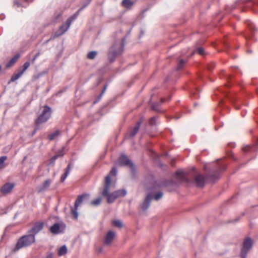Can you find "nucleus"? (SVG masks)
Masks as SVG:
<instances>
[{"instance_id":"f257e3e1","label":"nucleus","mask_w":258,"mask_h":258,"mask_svg":"<svg viewBox=\"0 0 258 258\" xmlns=\"http://www.w3.org/2000/svg\"><path fill=\"white\" fill-rule=\"evenodd\" d=\"M117 173V170L115 167H113L110 171L109 174H108L105 178L104 187L101 194L104 197L107 198V202L111 203L113 202L115 200L120 197H123L126 195V191L124 189H120L115 191L113 192L109 193L110 187L111 184V175L115 176Z\"/></svg>"},{"instance_id":"f03ea898","label":"nucleus","mask_w":258,"mask_h":258,"mask_svg":"<svg viewBox=\"0 0 258 258\" xmlns=\"http://www.w3.org/2000/svg\"><path fill=\"white\" fill-rule=\"evenodd\" d=\"M35 241V236L34 234L29 233L28 235H25L22 236L18 240L14 249V251H16L20 248L28 246L33 243Z\"/></svg>"},{"instance_id":"7ed1b4c3","label":"nucleus","mask_w":258,"mask_h":258,"mask_svg":"<svg viewBox=\"0 0 258 258\" xmlns=\"http://www.w3.org/2000/svg\"><path fill=\"white\" fill-rule=\"evenodd\" d=\"M51 110L50 107L45 105L42 113L38 116L35 120V123L37 126L46 122L50 117Z\"/></svg>"},{"instance_id":"20e7f679","label":"nucleus","mask_w":258,"mask_h":258,"mask_svg":"<svg viewBox=\"0 0 258 258\" xmlns=\"http://www.w3.org/2000/svg\"><path fill=\"white\" fill-rule=\"evenodd\" d=\"M252 241L249 238H246L243 244V247L241 251V256L242 258H246V256L248 250L252 247Z\"/></svg>"},{"instance_id":"39448f33","label":"nucleus","mask_w":258,"mask_h":258,"mask_svg":"<svg viewBox=\"0 0 258 258\" xmlns=\"http://www.w3.org/2000/svg\"><path fill=\"white\" fill-rule=\"evenodd\" d=\"M65 228L66 225L63 223H56L50 227V231L53 234H57L63 232Z\"/></svg>"},{"instance_id":"423d86ee","label":"nucleus","mask_w":258,"mask_h":258,"mask_svg":"<svg viewBox=\"0 0 258 258\" xmlns=\"http://www.w3.org/2000/svg\"><path fill=\"white\" fill-rule=\"evenodd\" d=\"M44 226V223L42 221H38L34 224L33 226L29 231V233L34 234V236L40 232Z\"/></svg>"},{"instance_id":"0eeeda50","label":"nucleus","mask_w":258,"mask_h":258,"mask_svg":"<svg viewBox=\"0 0 258 258\" xmlns=\"http://www.w3.org/2000/svg\"><path fill=\"white\" fill-rule=\"evenodd\" d=\"M117 164L120 166H129L132 170L134 169L133 164L125 155H122L119 157Z\"/></svg>"},{"instance_id":"6e6552de","label":"nucleus","mask_w":258,"mask_h":258,"mask_svg":"<svg viewBox=\"0 0 258 258\" xmlns=\"http://www.w3.org/2000/svg\"><path fill=\"white\" fill-rule=\"evenodd\" d=\"M72 23V20L71 19H68L66 23L63 24L59 29L55 32V36L56 37H58L62 34H63L64 32H66L68 29L69 28L71 24Z\"/></svg>"},{"instance_id":"1a4fd4ad","label":"nucleus","mask_w":258,"mask_h":258,"mask_svg":"<svg viewBox=\"0 0 258 258\" xmlns=\"http://www.w3.org/2000/svg\"><path fill=\"white\" fill-rule=\"evenodd\" d=\"M15 184L13 183H7L1 187V191L4 194H7L12 190Z\"/></svg>"},{"instance_id":"9d476101","label":"nucleus","mask_w":258,"mask_h":258,"mask_svg":"<svg viewBox=\"0 0 258 258\" xmlns=\"http://www.w3.org/2000/svg\"><path fill=\"white\" fill-rule=\"evenodd\" d=\"M51 180L50 179H47L45 180L43 183L38 187V192H41L47 190L49 187L50 186L51 183Z\"/></svg>"},{"instance_id":"9b49d317","label":"nucleus","mask_w":258,"mask_h":258,"mask_svg":"<svg viewBox=\"0 0 258 258\" xmlns=\"http://www.w3.org/2000/svg\"><path fill=\"white\" fill-rule=\"evenodd\" d=\"M115 236V233L112 231H109L107 233L104 242L105 244L109 245L112 242L114 237Z\"/></svg>"},{"instance_id":"f8f14e48","label":"nucleus","mask_w":258,"mask_h":258,"mask_svg":"<svg viewBox=\"0 0 258 258\" xmlns=\"http://www.w3.org/2000/svg\"><path fill=\"white\" fill-rule=\"evenodd\" d=\"M153 197L151 194H149L146 197L144 201L143 202L142 205V208L143 210H146L147 209L150 204L151 200H152Z\"/></svg>"},{"instance_id":"ddd939ff","label":"nucleus","mask_w":258,"mask_h":258,"mask_svg":"<svg viewBox=\"0 0 258 258\" xmlns=\"http://www.w3.org/2000/svg\"><path fill=\"white\" fill-rule=\"evenodd\" d=\"M142 121H143V120L141 118L139 121H138L137 122L136 126L134 127L133 129H132L131 131V132L130 133V137H133L137 134V133L138 132V131L139 130L140 125H141V123H142Z\"/></svg>"},{"instance_id":"4468645a","label":"nucleus","mask_w":258,"mask_h":258,"mask_svg":"<svg viewBox=\"0 0 258 258\" xmlns=\"http://www.w3.org/2000/svg\"><path fill=\"white\" fill-rule=\"evenodd\" d=\"M196 183L197 186L199 187L203 186L204 184L205 179L203 175H198L195 177V178Z\"/></svg>"},{"instance_id":"2eb2a0df","label":"nucleus","mask_w":258,"mask_h":258,"mask_svg":"<svg viewBox=\"0 0 258 258\" xmlns=\"http://www.w3.org/2000/svg\"><path fill=\"white\" fill-rule=\"evenodd\" d=\"M177 178L180 181H185L187 180L186 176L184 172L182 171H177L176 173Z\"/></svg>"},{"instance_id":"dca6fc26","label":"nucleus","mask_w":258,"mask_h":258,"mask_svg":"<svg viewBox=\"0 0 258 258\" xmlns=\"http://www.w3.org/2000/svg\"><path fill=\"white\" fill-rule=\"evenodd\" d=\"M20 54L18 53L15 55L6 64V67L9 68L11 67L19 58Z\"/></svg>"},{"instance_id":"f3484780","label":"nucleus","mask_w":258,"mask_h":258,"mask_svg":"<svg viewBox=\"0 0 258 258\" xmlns=\"http://www.w3.org/2000/svg\"><path fill=\"white\" fill-rule=\"evenodd\" d=\"M89 197V195H87V194H83L82 195L79 196L75 202V207L76 208H78V207L80 205V204L82 203L83 199L86 197Z\"/></svg>"},{"instance_id":"a211bd4d","label":"nucleus","mask_w":258,"mask_h":258,"mask_svg":"<svg viewBox=\"0 0 258 258\" xmlns=\"http://www.w3.org/2000/svg\"><path fill=\"white\" fill-rule=\"evenodd\" d=\"M71 169V164L70 163L68 165L67 168L66 169V170L65 171V172L64 173V174L63 175H61V176L60 177V181L61 182H63L65 180L66 178H67V177L70 173Z\"/></svg>"},{"instance_id":"6ab92c4d","label":"nucleus","mask_w":258,"mask_h":258,"mask_svg":"<svg viewBox=\"0 0 258 258\" xmlns=\"http://www.w3.org/2000/svg\"><path fill=\"white\" fill-rule=\"evenodd\" d=\"M23 74V72H21L20 70H19L18 73H15L13 75L11 79V81H15L16 80L18 79Z\"/></svg>"},{"instance_id":"aec40b11","label":"nucleus","mask_w":258,"mask_h":258,"mask_svg":"<svg viewBox=\"0 0 258 258\" xmlns=\"http://www.w3.org/2000/svg\"><path fill=\"white\" fill-rule=\"evenodd\" d=\"M67 248L66 245L61 246L58 250V255L61 256L64 255L67 252Z\"/></svg>"},{"instance_id":"412c9836","label":"nucleus","mask_w":258,"mask_h":258,"mask_svg":"<svg viewBox=\"0 0 258 258\" xmlns=\"http://www.w3.org/2000/svg\"><path fill=\"white\" fill-rule=\"evenodd\" d=\"M133 5L132 0H123L122 2V5L125 8H130Z\"/></svg>"},{"instance_id":"4be33fe9","label":"nucleus","mask_w":258,"mask_h":258,"mask_svg":"<svg viewBox=\"0 0 258 258\" xmlns=\"http://www.w3.org/2000/svg\"><path fill=\"white\" fill-rule=\"evenodd\" d=\"M7 159V157L6 156H2L0 157V169H2L6 167L5 162Z\"/></svg>"},{"instance_id":"5701e85b","label":"nucleus","mask_w":258,"mask_h":258,"mask_svg":"<svg viewBox=\"0 0 258 258\" xmlns=\"http://www.w3.org/2000/svg\"><path fill=\"white\" fill-rule=\"evenodd\" d=\"M59 135V131H56L53 133L50 134L49 137L48 139L50 141H52L53 139H54L56 137H57Z\"/></svg>"},{"instance_id":"b1692460","label":"nucleus","mask_w":258,"mask_h":258,"mask_svg":"<svg viewBox=\"0 0 258 258\" xmlns=\"http://www.w3.org/2000/svg\"><path fill=\"white\" fill-rule=\"evenodd\" d=\"M101 201H102L101 198L99 197V198H98L92 201L91 202V204L92 205L96 206L99 205L101 203Z\"/></svg>"},{"instance_id":"393cba45","label":"nucleus","mask_w":258,"mask_h":258,"mask_svg":"<svg viewBox=\"0 0 258 258\" xmlns=\"http://www.w3.org/2000/svg\"><path fill=\"white\" fill-rule=\"evenodd\" d=\"M97 54V52L95 51H92L88 53V58L89 59H93L95 58Z\"/></svg>"},{"instance_id":"a878e982","label":"nucleus","mask_w":258,"mask_h":258,"mask_svg":"<svg viewBox=\"0 0 258 258\" xmlns=\"http://www.w3.org/2000/svg\"><path fill=\"white\" fill-rule=\"evenodd\" d=\"M112 224L114 226L121 228L122 226V223L119 220H115L112 222Z\"/></svg>"},{"instance_id":"bb28decb","label":"nucleus","mask_w":258,"mask_h":258,"mask_svg":"<svg viewBox=\"0 0 258 258\" xmlns=\"http://www.w3.org/2000/svg\"><path fill=\"white\" fill-rule=\"evenodd\" d=\"M78 208H76L75 206V208L72 209V213L74 217V218L77 219L78 216V212H77Z\"/></svg>"},{"instance_id":"cd10ccee","label":"nucleus","mask_w":258,"mask_h":258,"mask_svg":"<svg viewBox=\"0 0 258 258\" xmlns=\"http://www.w3.org/2000/svg\"><path fill=\"white\" fill-rule=\"evenodd\" d=\"M185 61L183 59H181L179 60V63L177 65V69L179 70L183 68L184 64H185Z\"/></svg>"},{"instance_id":"c85d7f7f","label":"nucleus","mask_w":258,"mask_h":258,"mask_svg":"<svg viewBox=\"0 0 258 258\" xmlns=\"http://www.w3.org/2000/svg\"><path fill=\"white\" fill-rule=\"evenodd\" d=\"M30 63L29 61H27L24 63L23 65V69L22 70H20L21 72H23V73L25 72V71L29 67Z\"/></svg>"},{"instance_id":"c756f323","label":"nucleus","mask_w":258,"mask_h":258,"mask_svg":"<svg viewBox=\"0 0 258 258\" xmlns=\"http://www.w3.org/2000/svg\"><path fill=\"white\" fill-rule=\"evenodd\" d=\"M30 63L29 61H27L24 63L23 65V69L22 70H20L21 72H23V73L25 72V71L29 67Z\"/></svg>"},{"instance_id":"7c9ffc66","label":"nucleus","mask_w":258,"mask_h":258,"mask_svg":"<svg viewBox=\"0 0 258 258\" xmlns=\"http://www.w3.org/2000/svg\"><path fill=\"white\" fill-rule=\"evenodd\" d=\"M162 196H163V193L160 192L155 195L154 199L156 200H158L159 199L161 198L162 197Z\"/></svg>"},{"instance_id":"2f4dec72","label":"nucleus","mask_w":258,"mask_h":258,"mask_svg":"<svg viewBox=\"0 0 258 258\" xmlns=\"http://www.w3.org/2000/svg\"><path fill=\"white\" fill-rule=\"evenodd\" d=\"M197 52L200 54V55H203L204 54V50L203 48H201V47H199L198 48H197Z\"/></svg>"},{"instance_id":"473e14b6","label":"nucleus","mask_w":258,"mask_h":258,"mask_svg":"<svg viewBox=\"0 0 258 258\" xmlns=\"http://www.w3.org/2000/svg\"><path fill=\"white\" fill-rule=\"evenodd\" d=\"M155 121H156V117H153L150 119L149 123L150 124L153 125V124H155Z\"/></svg>"},{"instance_id":"72a5a7b5","label":"nucleus","mask_w":258,"mask_h":258,"mask_svg":"<svg viewBox=\"0 0 258 258\" xmlns=\"http://www.w3.org/2000/svg\"><path fill=\"white\" fill-rule=\"evenodd\" d=\"M78 13H79V12H78L77 13L74 14L72 17L70 18L69 19H71L72 22L74 20H75L77 17V16L78 15Z\"/></svg>"},{"instance_id":"f704fd0d","label":"nucleus","mask_w":258,"mask_h":258,"mask_svg":"<svg viewBox=\"0 0 258 258\" xmlns=\"http://www.w3.org/2000/svg\"><path fill=\"white\" fill-rule=\"evenodd\" d=\"M251 149V147L250 146H246L243 148V150L244 152L248 151Z\"/></svg>"},{"instance_id":"c9c22d12","label":"nucleus","mask_w":258,"mask_h":258,"mask_svg":"<svg viewBox=\"0 0 258 258\" xmlns=\"http://www.w3.org/2000/svg\"><path fill=\"white\" fill-rule=\"evenodd\" d=\"M39 55V53H37V54H36V55H35V56L34 57V58H33L32 59V62H34L35 60V59L37 58V57Z\"/></svg>"},{"instance_id":"e433bc0d","label":"nucleus","mask_w":258,"mask_h":258,"mask_svg":"<svg viewBox=\"0 0 258 258\" xmlns=\"http://www.w3.org/2000/svg\"><path fill=\"white\" fill-rule=\"evenodd\" d=\"M58 156H59L58 155H56L54 156L53 157H52L51 158L52 161H54L58 157Z\"/></svg>"},{"instance_id":"4c0bfd02","label":"nucleus","mask_w":258,"mask_h":258,"mask_svg":"<svg viewBox=\"0 0 258 258\" xmlns=\"http://www.w3.org/2000/svg\"><path fill=\"white\" fill-rule=\"evenodd\" d=\"M46 258H52V255L51 254H50L48 255Z\"/></svg>"},{"instance_id":"58836bf2","label":"nucleus","mask_w":258,"mask_h":258,"mask_svg":"<svg viewBox=\"0 0 258 258\" xmlns=\"http://www.w3.org/2000/svg\"><path fill=\"white\" fill-rule=\"evenodd\" d=\"M165 101V99L164 98L161 99V102L163 103Z\"/></svg>"},{"instance_id":"ea45409f","label":"nucleus","mask_w":258,"mask_h":258,"mask_svg":"<svg viewBox=\"0 0 258 258\" xmlns=\"http://www.w3.org/2000/svg\"><path fill=\"white\" fill-rule=\"evenodd\" d=\"M152 108H153V109H156V108H155V106H152Z\"/></svg>"},{"instance_id":"a19ab883","label":"nucleus","mask_w":258,"mask_h":258,"mask_svg":"<svg viewBox=\"0 0 258 258\" xmlns=\"http://www.w3.org/2000/svg\"><path fill=\"white\" fill-rule=\"evenodd\" d=\"M256 145H257V146H258V139H257V142H256Z\"/></svg>"},{"instance_id":"79ce46f5","label":"nucleus","mask_w":258,"mask_h":258,"mask_svg":"<svg viewBox=\"0 0 258 258\" xmlns=\"http://www.w3.org/2000/svg\"><path fill=\"white\" fill-rule=\"evenodd\" d=\"M105 89H106V87H105V88H104L103 91H104V90H105Z\"/></svg>"}]
</instances>
